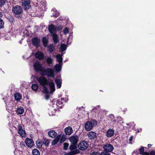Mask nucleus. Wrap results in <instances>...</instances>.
I'll use <instances>...</instances> for the list:
<instances>
[{
    "mask_svg": "<svg viewBox=\"0 0 155 155\" xmlns=\"http://www.w3.org/2000/svg\"><path fill=\"white\" fill-rule=\"evenodd\" d=\"M37 80L40 84L42 86L48 84L51 93H53L55 91V85L53 80H51L50 82H49L46 78L43 76H41L38 78Z\"/></svg>",
    "mask_w": 155,
    "mask_h": 155,
    "instance_id": "1",
    "label": "nucleus"
},
{
    "mask_svg": "<svg viewBox=\"0 0 155 155\" xmlns=\"http://www.w3.org/2000/svg\"><path fill=\"white\" fill-rule=\"evenodd\" d=\"M41 74L45 75L48 77L54 78V69L50 68H47L42 71Z\"/></svg>",
    "mask_w": 155,
    "mask_h": 155,
    "instance_id": "2",
    "label": "nucleus"
},
{
    "mask_svg": "<svg viewBox=\"0 0 155 155\" xmlns=\"http://www.w3.org/2000/svg\"><path fill=\"white\" fill-rule=\"evenodd\" d=\"M6 104V109L8 112L11 113L13 109V101L10 97L6 98L5 100Z\"/></svg>",
    "mask_w": 155,
    "mask_h": 155,
    "instance_id": "3",
    "label": "nucleus"
},
{
    "mask_svg": "<svg viewBox=\"0 0 155 155\" xmlns=\"http://www.w3.org/2000/svg\"><path fill=\"white\" fill-rule=\"evenodd\" d=\"M65 140V137L64 136L61 135H58L52 142V145L53 146L54 145L59 141H60V143H62Z\"/></svg>",
    "mask_w": 155,
    "mask_h": 155,
    "instance_id": "4",
    "label": "nucleus"
},
{
    "mask_svg": "<svg viewBox=\"0 0 155 155\" xmlns=\"http://www.w3.org/2000/svg\"><path fill=\"white\" fill-rule=\"evenodd\" d=\"M88 144L87 142L85 141H83L80 142L78 145V148L81 150H86L88 147Z\"/></svg>",
    "mask_w": 155,
    "mask_h": 155,
    "instance_id": "5",
    "label": "nucleus"
},
{
    "mask_svg": "<svg viewBox=\"0 0 155 155\" xmlns=\"http://www.w3.org/2000/svg\"><path fill=\"white\" fill-rule=\"evenodd\" d=\"M33 67L35 71L38 72H40L41 74V73L42 71V66L39 62H35L33 64Z\"/></svg>",
    "mask_w": 155,
    "mask_h": 155,
    "instance_id": "6",
    "label": "nucleus"
},
{
    "mask_svg": "<svg viewBox=\"0 0 155 155\" xmlns=\"http://www.w3.org/2000/svg\"><path fill=\"white\" fill-rule=\"evenodd\" d=\"M104 151L111 152L114 150L113 146L110 143H107L102 145Z\"/></svg>",
    "mask_w": 155,
    "mask_h": 155,
    "instance_id": "7",
    "label": "nucleus"
},
{
    "mask_svg": "<svg viewBox=\"0 0 155 155\" xmlns=\"http://www.w3.org/2000/svg\"><path fill=\"white\" fill-rule=\"evenodd\" d=\"M66 100H64L63 98H61L60 100H58L56 101V104H53V107H54L55 106H56L57 107H58L57 108H58V107L61 108L64 102H66Z\"/></svg>",
    "mask_w": 155,
    "mask_h": 155,
    "instance_id": "8",
    "label": "nucleus"
},
{
    "mask_svg": "<svg viewBox=\"0 0 155 155\" xmlns=\"http://www.w3.org/2000/svg\"><path fill=\"white\" fill-rule=\"evenodd\" d=\"M12 12L15 14L18 15L22 12V8L19 6H15L12 8Z\"/></svg>",
    "mask_w": 155,
    "mask_h": 155,
    "instance_id": "9",
    "label": "nucleus"
},
{
    "mask_svg": "<svg viewBox=\"0 0 155 155\" xmlns=\"http://www.w3.org/2000/svg\"><path fill=\"white\" fill-rule=\"evenodd\" d=\"M93 123L94 122H92L90 121H88L85 124V130L87 131H89L91 130L92 129L93 125H94L95 124V125H96L97 124V123L95 122L94 123V124Z\"/></svg>",
    "mask_w": 155,
    "mask_h": 155,
    "instance_id": "10",
    "label": "nucleus"
},
{
    "mask_svg": "<svg viewBox=\"0 0 155 155\" xmlns=\"http://www.w3.org/2000/svg\"><path fill=\"white\" fill-rule=\"evenodd\" d=\"M22 6L25 9H28L30 7V0H22Z\"/></svg>",
    "mask_w": 155,
    "mask_h": 155,
    "instance_id": "11",
    "label": "nucleus"
},
{
    "mask_svg": "<svg viewBox=\"0 0 155 155\" xmlns=\"http://www.w3.org/2000/svg\"><path fill=\"white\" fill-rule=\"evenodd\" d=\"M69 140L71 143L77 144L78 141L79 137L76 135L73 136L69 138Z\"/></svg>",
    "mask_w": 155,
    "mask_h": 155,
    "instance_id": "12",
    "label": "nucleus"
},
{
    "mask_svg": "<svg viewBox=\"0 0 155 155\" xmlns=\"http://www.w3.org/2000/svg\"><path fill=\"white\" fill-rule=\"evenodd\" d=\"M76 144H74L71 143V144L69 148L71 151H72V153L73 154H76L79 153V151L78 150H76Z\"/></svg>",
    "mask_w": 155,
    "mask_h": 155,
    "instance_id": "13",
    "label": "nucleus"
},
{
    "mask_svg": "<svg viewBox=\"0 0 155 155\" xmlns=\"http://www.w3.org/2000/svg\"><path fill=\"white\" fill-rule=\"evenodd\" d=\"M21 125H19L18 127V133L22 137H25L26 135L25 131L22 129Z\"/></svg>",
    "mask_w": 155,
    "mask_h": 155,
    "instance_id": "14",
    "label": "nucleus"
},
{
    "mask_svg": "<svg viewBox=\"0 0 155 155\" xmlns=\"http://www.w3.org/2000/svg\"><path fill=\"white\" fill-rule=\"evenodd\" d=\"M35 56L36 58L39 60H42L44 58L45 55L41 52L38 51L35 54Z\"/></svg>",
    "mask_w": 155,
    "mask_h": 155,
    "instance_id": "15",
    "label": "nucleus"
},
{
    "mask_svg": "<svg viewBox=\"0 0 155 155\" xmlns=\"http://www.w3.org/2000/svg\"><path fill=\"white\" fill-rule=\"evenodd\" d=\"M40 41V39L36 37L32 39V44L36 47H38L39 46Z\"/></svg>",
    "mask_w": 155,
    "mask_h": 155,
    "instance_id": "16",
    "label": "nucleus"
},
{
    "mask_svg": "<svg viewBox=\"0 0 155 155\" xmlns=\"http://www.w3.org/2000/svg\"><path fill=\"white\" fill-rule=\"evenodd\" d=\"M114 130L112 129H109L106 132V136L108 138L113 136L114 134Z\"/></svg>",
    "mask_w": 155,
    "mask_h": 155,
    "instance_id": "17",
    "label": "nucleus"
},
{
    "mask_svg": "<svg viewBox=\"0 0 155 155\" xmlns=\"http://www.w3.org/2000/svg\"><path fill=\"white\" fill-rule=\"evenodd\" d=\"M25 143L29 147H31L34 145V142L33 140L28 138H26Z\"/></svg>",
    "mask_w": 155,
    "mask_h": 155,
    "instance_id": "18",
    "label": "nucleus"
},
{
    "mask_svg": "<svg viewBox=\"0 0 155 155\" xmlns=\"http://www.w3.org/2000/svg\"><path fill=\"white\" fill-rule=\"evenodd\" d=\"M64 53H62L61 54H58L56 56V60L59 64H62L63 58L62 56Z\"/></svg>",
    "mask_w": 155,
    "mask_h": 155,
    "instance_id": "19",
    "label": "nucleus"
},
{
    "mask_svg": "<svg viewBox=\"0 0 155 155\" xmlns=\"http://www.w3.org/2000/svg\"><path fill=\"white\" fill-rule=\"evenodd\" d=\"M48 30L52 34H55L56 30V28L54 25L51 24L49 26Z\"/></svg>",
    "mask_w": 155,
    "mask_h": 155,
    "instance_id": "20",
    "label": "nucleus"
},
{
    "mask_svg": "<svg viewBox=\"0 0 155 155\" xmlns=\"http://www.w3.org/2000/svg\"><path fill=\"white\" fill-rule=\"evenodd\" d=\"M64 132L66 135H70L73 132L72 129L71 127L69 126L65 129Z\"/></svg>",
    "mask_w": 155,
    "mask_h": 155,
    "instance_id": "21",
    "label": "nucleus"
},
{
    "mask_svg": "<svg viewBox=\"0 0 155 155\" xmlns=\"http://www.w3.org/2000/svg\"><path fill=\"white\" fill-rule=\"evenodd\" d=\"M46 61L48 66L51 67L53 65V59L50 57H48Z\"/></svg>",
    "mask_w": 155,
    "mask_h": 155,
    "instance_id": "22",
    "label": "nucleus"
},
{
    "mask_svg": "<svg viewBox=\"0 0 155 155\" xmlns=\"http://www.w3.org/2000/svg\"><path fill=\"white\" fill-rule=\"evenodd\" d=\"M55 82L57 87L58 88H60L61 86L62 80L61 79H57L55 80Z\"/></svg>",
    "mask_w": 155,
    "mask_h": 155,
    "instance_id": "23",
    "label": "nucleus"
},
{
    "mask_svg": "<svg viewBox=\"0 0 155 155\" xmlns=\"http://www.w3.org/2000/svg\"><path fill=\"white\" fill-rule=\"evenodd\" d=\"M88 136L90 139H94L96 137V133L93 131H91L88 133Z\"/></svg>",
    "mask_w": 155,
    "mask_h": 155,
    "instance_id": "24",
    "label": "nucleus"
},
{
    "mask_svg": "<svg viewBox=\"0 0 155 155\" xmlns=\"http://www.w3.org/2000/svg\"><path fill=\"white\" fill-rule=\"evenodd\" d=\"M48 134L49 136L52 138H55L57 136V134L54 130H51L48 132Z\"/></svg>",
    "mask_w": 155,
    "mask_h": 155,
    "instance_id": "25",
    "label": "nucleus"
},
{
    "mask_svg": "<svg viewBox=\"0 0 155 155\" xmlns=\"http://www.w3.org/2000/svg\"><path fill=\"white\" fill-rule=\"evenodd\" d=\"M55 50V47L53 45H50L48 46L47 51L50 52L52 53Z\"/></svg>",
    "mask_w": 155,
    "mask_h": 155,
    "instance_id": "26",
    "label": "nucleus"
},
{
    "mask_svg": "<svg viewBox=\"0 0 155 155\" xmlns=\"http://www.w3.org/2000/svg\"><path fill=\"white\" fill-rule=\"evenodd\" d=\"M139 153L143 155H148L149 153L146 152H144V147H142L140 148L139 150Z\"/></svg>",
    "mask_w": 155,
    "mask_h": 155,
    "instance_id": "27",
    "label": "nucleus"
},
{
    "mask_svg": "<svg viewBox=\"0 0 155 155\" xmlns=\"http://www.w3.org/2000/svg\"><path fill=\"white\" fill-rule=\"evenodd\" d=\"M52 37L54 42L55 43L58 42V37L56 33L52 34Z\"/></svg>",
    "mask_w": 155,
    "mask_h": 155,
    "instance_id": "28",
    "label": "nucleus"
},
{
    "mask_svg": "<svg viewBox=\"0 0 155 155\" xmlns=\"http://www.w3.org/2000/svg\"><path fill=\"white\" fill-rule=\"evenodd\" d=\"M62 64H56L54 66V68L57 72L60 71L61 68V66Z\"/></svg>",
    "mask_w": 155,
    "mask_h": 155,
    "instance_id": "29",
    "label": "nucleus"
},
{
    "mask_svg": "<svg viewBox=\"0 0 155 155\" xmlns=\"http://www.w3.org/2000/svg\"><path fill=\"white\" fill-rule=\"evenodd\" d=\"M60 51L61 54L62 53H63V52L64 51H66V45L64 44H61L60 47Z\"/></svg>",
    "mask_w": 155,
    "mask_h": 155,
    "instance_id": "30",
    "label": "nucleus"
},
{
    "mask_svg": "<svg viewBox=\"0 0 155 155\" xmlns=\"http://www.w3.org/2000/svg\"><path fill=\"white\" fill-rule=\"evenodd\" d=\"M36 144L37 148H40L42 147L43 143L42 141L38 139L36 141Z\"/></svg>",
    "mask_w": 155,
    "mask_h": 155,
    "instance_id": "31",
    "label": "nucleus"
},
{
    "mask_svg": "<svg viewBox=\"0 0 155 155\" xmlns=\"http://www.w3.org/2000/svg\"><path fill=\"white\" fill-rule=\"evenodd\" d=\"M42 43L44 46L45 47H46L48 42V39L45 37H44L42 38Z\"/></svg>",
    "mask_w": 155,
    "mask_h": 155,
    "instance_id": "32",
    "label": "nucleus"
},
{
    "mask_svg": "<svg viewBox=\"0 0 155 155\" xmlns=\"http://www.w3.org/2000/svg\"><path fill=\"white\" fill-rule=\"evenodd\" d=\"M15 99L17 101H19L21 98V95L18 93L15 94L14 95Z\"/></svg>",
    "mask_w": 155,
    "mask_h": 155,
    "instance_id": "33",
    "label": "nucleus"
},
{
    "mask_svg": "<svg viewBox=\"0 0 155 155\" xmlns=\"http://www.w3.org/2000/svg\"><path fill=\"white\" fill-rule=\"evenodd\" d=\"M51 11L53 12L52 16L57 17L59 16V13L57 12L55 8L52 9Z\"/></svg>",
    "mask_w": 155,
    "mask_h": 155,
    "instance_id": "34",
    "label": "nucleus"
},
{
    "mask_svg": "<svg viewBox=\"0 0 155 155\" xmlns=\"http://www.w3.org/2000/svg\"><path fill=\"white\" fill-rule=\"evenodd\" d=\"M24 111V109L21 107L18 108L17 110V112L18 114H22Z\"/></svg>",
    "mask_w": 155,
    "mask_h": 155,
    "instance_id": "35",
    "label": "nucleus"
},
{
    "mask_svg": "<svg viewBox=\"0 0 155 155\" xmlns=\"http://www.w3.org/2000/svg\"><path fill=\"white\" fill-rule=\"evenodd\" d=\"M33 155H40L39 151L37 149H34L32 151Z\"/></svg>",
    "mask_w": 155,
    "mask_h": 155,
    "instance_id": "36",
    "label": "nucleus"
},
{
    "mask_svg": "<svg viewBox=\"0 0 155 155\" xmlns=\"http://www.w3.org/2000/svg\"><path fill=\"white\" fill-rule=\"evenodd\" d=\"M41 6L42 8V10H43L44 9H45L46 6V1L45 0H43L41 2Z\"/></svg>",
    "mask_w": 155,
    "mask_h": 155,
    "instance_id": "37",
    "label": "nucleus"
},
{
    "mask_svg": "<svg viewBox=\"0 0 155 155\" xmlns=\"http://www.w3.org/2000/svg\"><path fill=\"white\" fill-rule=\"evenodd\" d=\"M43 144H44L45 146H47L49 145L50 143L49 140L44 138L43 139Z\"/></svg>",
    "mask_w": 155,
    "mask_h": 155,
    "instance_id": "38",
    "label": "nucleus"
},
{
    "mask_svg": "<svg viewBox=\"0 0 155 155\" xmlns=\"http://www.w3.org/2000/svg\"><path fill=\"white\" fill-rule=\"evenodd\" d=\"M38 85L36 84H33L32 85L31 88L33 91H36L38 88Z\"/></svg>",
    "mask_w": 155,
    "mask_h": 155,
    "instance_id": "39",
    "label": "nucleus"
},
{
    "mask_svg": "<svg viewBox=\"0 0 155 155\" xmlns=\"http://www.w3.org/2000/svg\"><path fill=\"white\" fill-rule=\"evenodd\" d=\"M57 110L56 109H54V110L53 111H49V114L50 116H54L55 114V113L56 110Z\"/></svg>",
    "mask_w": 155,
    "mask_h": 155,
    "instance_id": "40",
    "label": "nucleus"
},
{
    "mask_svg": "<svg viewBox=\"0 0 155 155\" xmlns=\"http://www.w3.org/2000/svg\"><path fill=\"white\" fill-rule=\"evenodd\" d=\"M42 92L45 94H47L48 93L47 88L45 86H43Z\"/></svg>",
    "mask_w": 155,
    "mask_h": 155,
    "instance_id": "41",
    "label": "nucleus"
},
{
    "mask_svg": "<svg viewBox=\"0 0 155 155\" xmlns=\"http://www.w3.org/2000/svg\"><path fill=\"white\" fill-rule=\"evenodd\" d=\"M101 155H111L108 152L104 151L101 152Z\"/></svg>",
    "mask_w": 155,
    "mask_h": 155,
    "instance_id": "42",
    "label": "nucleus"
},
{
    "mask_svg": "<svg viewBox=\"0 0 155 155\" xmlns=\"http://www.w3.org/2000/svg\"><path fill=\"white\" fill-rule=\"evenodd\" d=\"M4 23L3 20L0 18V29L3 28L4 27Z\"/></svg>",
    "mask_w": 155,
    "mask_h": 155,
    "instance_id": "43",
    "label": "nucleus"
},
{
    "mask_svg": "<svg viewBox=\"0 0 155 155\" xmlns=\"http://www.w3.org/2000/svg\"><path fill=\"white\" fill-rule=\"evenodd\" d=\"M64 34L65 35H66L68 33L69 29L68 28H65L63 31Z\"/></svg>",
    "mask_w": 155,
    "mask_h": 155,
    "instance_id": "44",
    "label": "nucleus"
},
{
    "mask_svg": "<svg viewBox=\"0 0 155 155\" xmlns=\"http://www.w3.org/2000/svg\"><path fill=\"white\" fill-rule=\"evenodd\" d=\"M68 144L67 143H65L64 144V150H67L68 146Z\"/></svg>",
    "mask_w": 155,
    "mask_h": 155,
    "instance_id": "45",
    "label": "nucleus"
},
{
    "mask_svg": "<svg viewBox=\"0 0 155 155\" xmlns=\"http://www.w3.org/2000/svg\"><path fill=\"white\" fill-rule=\"evenodd\" d=\"M6 0H0V7L2 6L5 3Z\"/></svg>",
    "mask_w": 155,
    "mask_h": 155,
    "instance_id": "46",
    "label": "nucleus"
},
{
    "mask_svg": "<svg viewBox=\"0 0 155 155\" xmlns=\"http://www.w3.org/2000/svg\"><path fill=\"white\" fill-rule=\"evenodd\" d=\"M91 155H101V153L97 151H94L92 153Z\"/></svg>",
    "mask_w": 155,
    "mask_h": 155,
    "instance_id": "47",
    "label": "nucleus"
},
{
    "mask_svg": "<svg viewBox=\"0 0 155 155\" xmlns=\"http://www.w3.org/2000/svg\"><path fill=\"white\" fill-rule=\"evenodd\" d=\"M69 36H70L68 38V41H67L68 44H70L71 43V41H69L70 38L71 37V38H72V36H71L70 34V35Z\"/></svg>",
    "mask_w": 155,
    "mask_h": 155,
    "instance_id": "48",
    "label": "nucleus"
},
{
    "mask_svg": "<svg viewBox=\"0 0 155 155\" xmlns=\"http://www.w3.org/2000/svg\"><path fill=\"white\" fill-rule=\"evenodd\" d=\"M49 97V96L48 95V93L47 94H45V98L46 100H48Z\"/></svg>",
    "mask_w": 155,
    "mask_h": 155,
    "instance_id": "49",
    "label": "nucleus"
},
{
    "mask_svg": "<svg viewBox=\"0 0 155 155\" xmlns=\"http://www.w3.org/2000/svg\"><path fill=\"white\" fill-rule=\"evenodd\" d=\"M122 120V119L121 117H118L117 118V120L118 121H121Z\"/></svg>",
    "mask_w": 155,
    "mask_h": 155,
    "instance_id": "50",
    "label": "nucleus"
},
{
    "mask_svg": "<svg viewBox=\"0 0 155 155\" xmlns=\"http://www.w3.org/2000/svg\"><path fill=\"white\" fill-rule=\"evenodd\" d=\"M150 154L151 155H155V151H152L150 153Z\"/></svg>",
    "mask_w": 155,
    "mask_h": 155,
    "instance_id": "51",
    "label": "nucleus"
},
{
    "mask_svg": "<svg viewBox=\"0 0 155 155\" xmlns=\"http://www.w3.org/2000/svg\"><path fill=\"white\" fill-rule=\"evenodd\" d=\"M142 129L141 128L138 129L137 130V132H139L140 131H141Z\"/></svg>",
    "mask_w": 155,
    "mask_h": 155,
    "instance_id": "52",
    "label": "nucleus"
},
{
    "mask_svg": "<svg viewBox=\"0 0 155 155\" xmlns=\"http://www.w3.org/2000/svg\"><path fill=\"white\" fill-rule=\"evenodd\" d=\"M133 136H131L130 138L129 139V141H130V142H131L132 140H133Z\"/></svg>",
    "mask_w": 155,
    "mask_h": 155,
    "instance_id": "53",
    "label": "nucleus"
},
{
    "mask_svg": "<svg viewBox=\"0 0 155 155\" xmlns=\"http://www.w3.org/2000/svg\"><path fill=\"white\" fill-rule=\"evenodd\" d=\"M110 116L111 118H114V116L113 114H110Z\"/></svg>",
    "mask_w": 155,
    "mask_h": 155,
    "instance_id": "54",
    "label": "nucleus"
},
{
    "mask_svg": "<svg viewBox=\"0 0 155 155\" xmlns=\"http://www.w3.org/2000/svg\"><path fill=\"white\" fill-rule=\"evenodd\" d=\"M152 145L150 144H148V147H151V146Z\"/></svg>",
    "mask_w": 155,
    "mask_h": 155,
    "instance_id": "55",
    "label": "nucleus"
},
{
    "mask_svg": "<svg viewBox=\"0 0 155 155\" xmlns=\"http://www.w3.org/2000/svg\"><path fill=\"white\" fill-rule=\"evenodd\" d=\"M136 153H137L135 151H134V152L132 154H136Z\"/></svg>",
    "mask_w": 155,
    "mask_h": 155,
    "instance_id": "56",
    "label": "nucleus"
},
{
    "mask_svg": "<svg viewBox=\"0 0 155 155\" xmlns=\"http://www.w3.org/2000/svg\"><path fill=\"white\" fill-rule=\"evenodd\" d=\"M18 152V151L17 150H15V152H14V153L15 154V153L16 152Z\"/></svg>",
    "mask_w": 155,
    "mask_h": 155,
    "instance_id": "57",
    "label": "nucleus"
},
{
    "mask_svg": "<svg viewBox=\"0 0 155 155\" xmlns=\"http://www.w3.org/2000/svg\"><path fill=\"white\" fill-rule=\"evenodd\" d=\"M96 108H97V107H94V109H93V110H94L95 109H96Z\"/></svg>",
    "mask_w": 155,
    "mask_h": 155,
    "instance_id": "58",
    "label": "nucleus"
}]
</instances>
